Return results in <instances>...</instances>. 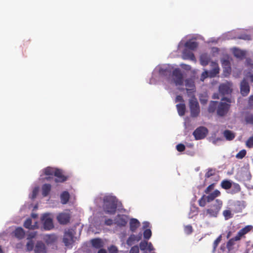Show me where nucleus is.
Segmentation results:
<instances>
[{
    "mask_svg": "<svg viewBox=\"0 0 253 253\" xmlns=\"http://www.w3.org/2000/svg\"><path fill=\"white\" fill-rule=\"evenodd\" d=\"M198 42L195 41H188L185 43V46L192 50H194L198 47Z\"/></svg>",
    "mask_w": 253,
    "mask_h": 253,
    "instance_id": "25",
    "label": "nucleus"
},
{
    "mask_svg": "<svg viewBox=\"0 0 253 253\" xmlns=\"http://www.w3.org/2000/svg\"><path fill=\"white\" fill-rule=\"evenodd\" d=\"M108 251L109 253H118V252L117 248L114 245H112L108 248Z\"/></svg>",
    "mask_w": 253,
    "mask_h": 253,
    "instance_id": "47",
    "label": "nucleus"
},
{
    "mask_svg": "<svg viewBox=\"0 0 253 253\" xmlns=\"http://www.w3.org/2000/svg\"><path fill=\"white\" fill-rule=\"evenodd\" d=\"M231 190L230 193L235 194L241 191V188L240 185L236 183H232Z\"/></svg>",
    "mask_w": 253,
    "mask_h": 253,
    "instance_id": "32",
    "label": "nucleus"
},
{
    "mask_svg": "<svg viewBox=\"0 0 253 253\" xmlns=\"http://www.w3.org/2000/svg\"><path fill=\"white\" fill-rule=\"evenodd\" d=\"M139 248L137 246H134L130 249L129 253H139Z\"/></svg>",
    "mask_w": 253,
    "mask_h": 253,
    "instance_id": "50",
    "label": "nucleus"
},
{
    "mask_svg": "<svg viewBox=\"0 0 253 253\" xmlns=\"http://www.w3.org/2000/svg\"><path fill=\"white\" fill-rule=\"evenodd\" d=\"M185 85L191 88L190 89L186 88L187 92L188 94L194 91L195 86L193 82H192L191 81L189 80H186L185 81Z\"/></svg>",
    "mask_w": 253,
    "mask_h": 253,
    "instance_id": "30",
    "label": "nucleus"
},
{
    "mask_svg": "<svg viewBox=\"0 0 253 253\" xmlns=\"http://www.w3.org/2000/svg\"><path fill=\"white\" fill-rule=\"evenodd\" d=\"M251 82L253 83V74L250 75Z\"/></svg>",
    "mask_w": 253,
    "mask_h": 253,
    "instance_id": "64",
    "label": "nucleus"
},
{
    "mask_svg": "<svg viewBox=\"0 0 253 253\" xmlns=\"http://www.w3.org/2000/svg\"><path fill=\"white\" fill-rule=\"evenodd\" d=\"M31 216L34 218H36L38 217V214L37 213H32L31 214Z\"/></svg>",
    "mask_w": 253,
    "mask_h": 253,
    "instance_id": "63",
    "label": "nucleus"
},
{
    "mask_svg": "<svg viewBox=\"0 0 253 253\" xmlns=\"http://www.w3.org/2000/svg\"><path fill=\"white\" fill-rule=\"evenodd\" d=\"M253 229V226L251 225H247L244 228L241 229L239 230V231L238 232L237 235V238H239L240 240L242 237L244 236L245 235L248 233L249 232H250L251 230H252Z\"/></svg>",
    "mask_w": 253,
    "mask_h": 253,
    "instance_id": "16",
    "label": "nucleus"
},
{
    "mask_svg": "<svg viewBox=\"0 0 253 253\" xmlns=\"http://www.w3.org/2000/svg\"><path fill=\"white\" fill-rule=\"evenodd\" d=\"M219 91L223 95L230 94L232 92L231 84L228 83L221 84L219 86Z\"/></svg>",
    "mask_w": 253,
    "mask_h": 253,
    "instance_id": "12",
    "label": "nucleus"
},
{
    "mask_svg": "<svg viewBox=\"0 0 253 253\" xmlns=\"http://www.w3.org/2000/svg\"><path fill=\"white\" fill-rule=\"evenodd\" d=\"M189 108L192 117H197L200 114V109L197 99L194 96L189 100Z\"/></svg>",
    "mask_w": 253,
    "mask_h": 253,
    "instance_id": "4",
    "label": "nucleus"
},
{
    "mask_svg": "<svg viewBox=\"0 0 253 253\" xmlns=\"http://www.w3.org/2000/svg\"><path fill=\"white\" fill-rule=\"evenodd\" d=\"M63 241L66 246H69L72 244L73 242V235L71 231L68 230L65 232Z\"/></svg>",
    "mask_w": 253,
    "mask_h": 253,
    "instance_id": "13",
    "label": "nucleus"
},
{
    "mask_svg": "<svg viewBox=\"0 0 253 253\" xmlns=\"http://www.w3.org/2000/svg\"><path fill=\"white\" fill-rule=\"evenodd\" d=\"M135 239H136V237H135V235H134V234L131 235L129 237V238L127 239V240L126 241V244L129 246H132L134 242L136 241Z\"/></svg>",
    "mask_w": 253,
    "mask_h": 253,
    "instance_id": "36",
    "label": "nucleus"
},
{
    "mask_svg": "<svg viewBox=\"0 0 253 253\" xmlns=\"http://www.w3.org/2000/svg\"><path fill=\"white\" fill-rule=\"evenodd\" d=\"M221 236L220 235L214 241L213 245H214V248H216L218 246V245L221 241Z\"/></svg>",
    "mask_w": 253,
    "mask_h": 253,
    "instance_id": "52",
    "label": "nucleus"
},
{
    "mask_svg": "<svg viewBox=\"0 0 253 253\" xmlns=\"http://www.w3.org/2000/svg\"><path fill=\"white\" fill-rule=\"evenodd\" d=\"M130 230L132 232H135L137 228L140 226V222L135 218H132L130 221Z\"/></svg>",
    "mask_w": 253,
    "mask_h": 253,
    "instance_id": "21",
    "label": "nucleus"
},
{
    "mask_svg": "<svg viewBox=\"0 0 253 253\" xmlns=\"http://www.w3.org/2000/svg\"><path fill=\"white\" fill-rule=\"evenodd\" d=\"M237 235L234 238L230 239L227 243V248L228 249H231L232 247L235 245V242L240 240L239 238H237Z\"/></svg>",
    "mask_w": 253,
    "mask_h": 253,
    "instance_id": "34",
    "label": "nucleus"
},
{
    "mask_svg": "<svg viewBox=\"0 0 253 253\" xmlns=\"http://www.w3.org/2000/svg\"><path fill=\"white\" fill-rule=\"evenodd\" d=\"M14 234L16 238L22 239L24 237L25 232L22 228L18 227L14 230Z\"/></svg>",
    "mask_w": 253,
    "mask_h": 253,
    "instance_id": "22",
    "label": "nucleus"
},
{
    "mask_svg": "<svg viewBox=\"0 0 253 253\" xmlns=\"http://www.w3.org/2000/svg\"><path fill=\"white\" fill-rule=\"evenodd\" d=\"M24 226L29 229H35L38 228L39 226L36 225H32V219L30 218L27 219L24 223Z\"/></svg>",
    "mask_w": 253,
    "mask_h": 253,
    "instance_id": "26",
    "label": "nucleus"
},
{
    "mask_svg": "<svg viewBox=\"0 0 253 253\" xmlns=\"http://www.w3.org/2000/svg\"><path fill=\"white\" fill-rule=\"evenodd\" d=\"M207 203V199L205 195H203L198 201L199 205L202 207H205Z\"/></svg>",
    "mask_w": 253,
    "mask_h": 253,
    "instance_id": "35",
    "label": "nucleus"
},
{
    "mask_svg": "<svg viewBox=\"0 0 253 253\" xmlns=\"http://www.w3.org/2000/svg\"><path fill=\"white\" fill-rule=\"evenodd\" d=\"M36 236V232L31 233L28 234V237H27V240H28L29 241L32 240V239L35 238Z\"/></svg>",
    "mask_w": 253,
    "mask_h": 253,
    "instance_id": "53",
    "label": "nucleus"
},
{
    "mask_svg": "<svg viewBox=\"0 0 253 253\" xmlns=\"http://www.w3.org/2000/svg\"><path fill=\"white\" fill-rule=\"evenodd\" d=\"M148 245V242L146 241H142L139 244V247L141 251H144L146 249Z\"/></svg>",
    "mask_w": 253,
    "mask_h": 253,
    "instance_id": "45",
    "label": "nucleus"
},
{
    "mask_svg": "<svg viewBox=\"0 0 253 253\" xmlns=\"http://www.w3.org/2000/svg\"><path fill=\"white\" fill-rule=\"evenodd\" d=\"M152 235V232L150 229H146L143 232L144 238L146 239H149Z\"/></svg>",
    "mask_w": 253,
    "mask_h": 253,
    "instance_id": "41",
    "label": "nucleus"
},
{
    "mask_svg": "<svg viewBox=\"0 0 253 253\" xmlns=\"http://www.w3.org/2000/svg\"><path fill=\"white\" fill-rule=\"evenodd\" d=\"M128 217L125 214H118L114 219V223L119 227H125L126 225Z\"/></svg>",
    "mask_w": 253,
    "mask_h": 253,
    "instance_id": "8",
    "label": "nucleus"
},
{
    "mask_svg": "<svg viewBox=\"0 0 253 253\" xmlns=\"http://www.w3.org/2000/svg\"><path fill=\"white\" fill-rule=\"evenodd\" d=\"M185 149V146L184 144L180 143L176 145V150L180 152H183Z\"/></svg>",
    "mask_w": 253,
    "mask_h": 253,
    "instance_id": "49",
    "label": "nucleus"
},
{
    "mask_svg": "<svg viewBox=\"0 0 253 253\" xmlns=\"http://www.w3.org/2000/svg\"><path fill=\"white\" fill-rule=\"evenodd\" d=\"M208 133V129L204 126H200L197 128L193 132V135L196 140L204 139Z\"/></svg>",
    "mask_w": 253,
    "mask_h": 253,
    "instance_id": "7",
    "label": "nucleus"
},
{
    "mask_svg": "<svg viewBox=\"0 0 253 253\" xmlns=\"http://www.w3.org/2000/svg\"><path fill=\"white\" fill-rule=\"evenodd\" d=\"M224 136L228 140H232L235 138V134L231 130H226L223 132Z\"/></svg>",
    "mask_w": 253,
    "mask_h": 253,
    "instance_id": "33",
    "label": "nucleus"
},
{
    "mask_svg": "<svg viewBox=\"0 0 253 253\" xmlns=\"http://www.w3.org/2000/svg\"><path fill=\"white\" fill-rule=\"evenodd\" d=\"M221 63L223 67L225 68L228 69L230 70L231 68L230 66V63L229 61L227 59H223L221 60Z\"/></svg>",
    "mask_w": 253,
    "mask_h": 253,
    "instance_id": "40",
    "label": "nucleus"
},
{
    "mask_svg": "<svg viewBox=\"0 0 253 253\" xmlns=\"http://www.w3.org/2000/svg\"><path fill=\"white\" fill-rule=\"evenodd\" d=\"M147 247L150 251H153L154 249L151 243H148Z\"/></svg>",
    "mask_w": 253,
    "mask_h": 253,
    "instance_id": "60",
    "label": "nucleus"
},
{
    "mask_svg": "<svg viewBox=\"0 0 253 253\" xmlns=\"http://www.w3.org/2000/svg\"><path fill=\"white\" fill-rule=\"evenodd\" d=\"M54 176L56 177L54 179L55 183H62L68 179V176L64 175L63 171L58 169H57Z\"/></svg>",
    "mask_w": 253,
    "mask_h": 253,
    "instance_id": "10",
    "label": "nucleus"
},
{
    "mask_svg": "<svg viewBox=\"0 0 253 253\" xmlns=\"http://www.w3.org/2000/svg\"><path fill=\"white\" fill-rule=\"evenodd\" d=\"M246 144L248 148H252L253 147V135L247 140Z\"/></svg>",
    "mask_w": 253,
    "mask_h": 253,
    "instance_id": "44",
    "label": "nucleus"
},
{
    "mask_svg": "<svg viewBox=\"0 0 253 253\" xmlns=\"http://www.w3.org/2000/svg\"><path fill=\"white\" fill-rule=\"evenodd\" d=\"M70 198L69 193L67 191H64L60 196L61 202L62 204H66Z\"/></svg>",
    "mask_w": 253,
    "mask_h": 253,
    "instance_id": "27",
    "label": "nucleus"
},
{
    "mask_svg": "<svg viewBox=\"0 0 253 253\" xmlns=\"http://www.w3.org/2000/svg\"><path fill=\"white\" fill-rule=\"evenodd\" d=\"M249 105L251 108H253V95L251 96L249 98Z\"/></svg>",
    "mask_w": 253,
    "mask_h": 253,
    "instance_id": "56",
    "label": "nucleus"
},
{
    "mask_svg": "<svg viewBox=\"0 0 253 253\" xmlns=\"http://www.w3.org/2000/svg\"><path fill=\"white\" fill-rule=\"evenodd\" d=\"M176 108L179 116H182L184 115L186 110V107L184 104H178L176 105Z\"/></svg>",
    "mask_w": 253,
    "mask_h": 253,
    "instance_id": "29",
    "label": "nucleus"
},
{
    "mask_svg": "<svg viewBox=\"0 0 253 253\" xmlns=\"http://www.w3.org/2000/svg\"><path fill=\"white\" fill-rule=\"evenodd\" d=\"M231 103V99L226 97H222L220 102L211 101L209 105L208 112L212 113L216 111L218 116L224 117L230 110Z\"/></svg>",
    "mask_w": 253,
    "mask_h": 253,
    "instance_id": "1",
    "label": "nucleus"
},
{
    "mask_svg": "<svg viewBox=\"0 0 253 253\" xmlns=\"http://www.w3.org/2000/svg\"><path fill=\"white\" fill-rule=\"evenodd\" d=\"M176 102H183V99L182 96L177 95L175 99Z\"/></svg>",
    "mask_w": 253,
    "mask_h": 253,
    "instance_id": "58",
    "label": "nucleus"
},
{
    "mask_svg": "<svg viewBox=\"0 0 253 253\" xmlns=\"http://www.w3.org/2000/svg\"><path fill=\"white\" fill-rule=\"evenodd\" d=\"M104 223L106 225L111 226L113 224V220L110 218L106 219Z\"/></svg>",
    "mask_w": 253,
    "mask_h": 253,
    "instance_id": "54",
    "label": "nucleus"
},
{
    "mask_svg": "<svg viewBox=\"0 0 253 253\" xmlns=\"http://www.w3.org/2000/svg\"><path fill=\"white\" fill-rule=\"evenodd\" d=\"M250 88L248 82L244 79L240 84V92L244 96H247L250 92Z\"/></svg>",
    "mask_w": 253,
    "mask_h": 253,
    "instance_id": "11",
    "label": "nucleus"
},
{
    "mask_svg": "<svg viewBox=\"0 0 253 253\" xmlns=\"http://www.w3.org/2000/svg\"><path fill=\"white\" fill-rule=\"evenodd\" d=\"M98 253H107V252L105 249H101L98 251Z\"/></svg>",
    "mask_w": 253,
    "mask_h": 253,
    "instance_id": "62",
    "label": "nucleus"
},
{
    "mask_svg": "<svg viewBox=\"0 0 253 253\" xmlns=\"http://www.w3.org/2000/svg\"><path fill=\"white\" fill-rule=\"evenodd\" d=\"M214 187H215V183H212V184H210L205 190L204 192L207 194H209L214 189Z\"/></svg>",
    "mask_w": 253,
    "mask_h": 253,
    "instance_id": "43",
    "label": "nucleus"
},
{
    "mask_svg": "<svg viewBox=\"0 0 253 253\" xmlns=\"http://www.w3.org/2000/svg\"><path fill=\"white\" fill-rule=\"evenodd\" d=\"M201 64L204 66L207 65L210 60V57L207 53H203L200 57Z\"/></svg>",
    "mask_w": 253,
    "mask_h": 253,
    "instance_id": "20",
    "label": "nucleus"
},
{
    "mask_svg": "<svg viewBox=\"0 0 253 253\" xmlns=\"http://www.w3.org/2000/svg\"><path fill=\"white\" fill-rule=\"evenodd\" d=\"M51 190V185L49 184H44L42 186V194L45 197L48 195Z\"/></svg>",
    "mask_w": 253,
    "mask_h": 253,
    "instance_id": "31",
    "label": "nucleus"
},
{
    "mask_svg": "<svg viewBox=\"0 0 253 253\" xmlns=\"http://www.w3.org/2000/svg\"><path fill=\"white\" fill-rule=\"evenodd\" d=\"M118 200L111 195H105L103 199L102 208L104 211L110 215H114L117 211Z\"/></svg>",
    "mask_w": 253,
    "mask_h": 253,
    "instance_id": "2",
    "label": "nucleus"
},
{
    "mask_svg": "<svg viewBox=\"0 0 253 253\" xmlns=\"http://www.w3.org/2000/svg\"><path fill=\"white\" fill-rule=\"evenodd\" d=\"M246 153H247V152L245 150H244V149L242 150L236 154V157L237 159H242L246 156Z\"/></svg>",
    "mask_w": 253,
    "mask_h": 253,
    "instance_id": "39",
    "label": "nucleus"
},
{
    "mask_svg": "<svg viewBox=\"0 0 253 253\" xmlns=\"http://www.w3.org/2000/svg\"><path fill=\"white\" fill-rule=\"evenodd\" d=\"M184 231L187 234H190L193 232L192 226L190 225H188L185 226Z\"/></svg>",
    "mask_w": 253,
    "mask_h": 253,
    "instance_id": "46",
    "label": "nucleus"
},
{
    "mask_svg": "<svg viewBox=\"0 0 253 253\" xmlns=\"http://www.w3.org/2000/svg\"><path fill=\"white\" fill-rule=\"evenodd\" d=\"M215 171L212 169H209L208 171L206 172L205 174L206 178H209L211 176L214 175Z\"/></svg>",
    "mask_w": 253,
    "mask_h": 253,
    "instance_id": "48",
    "label": "nucleus"
},
{
    "mask_svg": "<svg viewBox=\"0 0 253 253\" xmlns=\"http://www.w3.org/2000/svg\"><path fill=\"white\" fill-rule=\"evenodd\" d=\"M223 215L226 220H228L232 217L231 212L230 210H225L223 211Z\"/></svg>",
    "mask_w": 253,
    "mask_h": 253,
    "instance_id": "38",
    "label": "nucleus"
},
{
    "mask_svg": "<svg viewBox=\"0 0 253 253\" xmlns=\"http://www.w3.org/2000/svg\"><path fill=\"white\" fill-rule=\"evenodd\" d=\"M26 249L28 252L32 251L34 250V243L32 240H29L26 244Z\"/></svg>",
    "mask_w": 253,
    "mask_h": 253,
    "instance_id": "37",
    "label": "nucleus"
},
{
    "mask_svg": "<svg viewBox=\"0 0 253 253\" xmlns=\"http://www.w3.org/2000/svg\"><path fill=\"white\" fill-rule=\"evenodd\" d=\"M208 74H209V72L207 71H205V72H204L202 74V76L201 77V80L203 81L205 78H207L209 76Z\"/></svg>",
    "mask_w": 253,
    "mask_h": 253,
    "instance_id": "55",
    "label": "nucleus"
},
{
    "mask_svg": "<svg viewBox=\"0 0 253 253\" xmlns=\"http://www.w3.org/2000/svg\"><path fill=\"white\" fill-rule=\"evenodd\" d=\"M212 98L213 99H219V94L218 93H215L213 94L212 95Z\"/></svg>",
    "mask_w": 253,
    "mask_h": 253,
    "instance_id": "61",
    "label": "nucleus"
},
{
    "mask_svg": "<svg viewBox=\"0 0 253 253\" xmlns=\"http://www.w3.org/2000/svg\"><path fill=\"white\" fill-rule=\"evenodd\" d=\"M234 55L239 59H243L246 55V52L237 48H234L233 50Z\"/></svg>",
    "mask_w": 253,
    "mask_h": 253,
    "instance_id": "18",
    "label": "nucleus"
},
{
    "mask_svg": "<svg viewBox=\"0 0 253 253\" xmlns=\"http://www.w3.org/2000/svg\"><path fill=\"white\" fill-rule=\"evenodd\" d=\"M232 183L230 180L224 179L221 181L220 183V186L223 189L225 190H228L231 188Z\"/></svg>",
    "mask_w": 253,
    "mask_h": 253,
    "instance_id": "28",
    "label": "nucleus"
},
{
    "mask_svg": "<svg viewBox=\"0 0 253 253\" xmlns=\"http://www.w3.org/2000/svg\"><path fill=\"white\" fill-rule=\"evenodd\" d=\"M246 61L248 65L250 66L251 68H253V62L251 59H247Z\"/></svg>",
    "mask_w": 253,
    "mask_h": 253,
    "instance_id": "57",
    "label": "nucleus"
},
{
    "mask_svg": "<svg viewBox=\"0 0 253 253\" xmlns=\"http://www.w3.org/2000/svg\"><path fill=\"white\" fill-rule=\"evenodd\" d=\"M34 253H47L45 244L42 241H38L34 248Z\"/></svg>",
    "mask_w": 253,
    "mask_h": 253,
    "instance_id": "15",
    "label": "nucleus"
},
{
    "mask_svg": "<svg viewBox=\"0 0 253 253\" xmlns=\"http://www.w3.org/2000/svg\"><path fill=\"white\" fill-rule=\"evenodd\" d=\"M219 69L218 66L214 67L211 72H210V76L211 77H214L217 74L219 73Z\"/></svg>",
    "mask_w": 253,
    "mask_h": 253,
    "instance_id": "42",
    "label": "nucleus"
},
{
    "mask_svg": "<svg viewBox=\"0 0 253 253\" xmlns=\"http://www.w3.org/2000/svg\"><path fill=\"white\" fill-rule=\"evenodd\" d=\"M41 220L42 221L43 228L45 230H49L54 227L52 218L50 214H43L41 218Z\"/></svg>",
    "mask_w": 253,
    "mask_h": 253,
    "instance_id": "5",
    "label": "nucleus"
},
{
    "mask_svg": "<svg viewBox=\"0 0 253 253\" xmlns=\"http://www.w3.org/2000/svg\"><path fill=\"white\" fill-rule=\"evenodd\" d=\"M57 169L47 167L43 169L44 174L48 176L46 177L44 179L49 181L51 179H53L52 175H54L55 172Z\"/></svg>",
    "mask_w": 253,
    "mask_h": 253,
    "instance_id": "14",
    "label": "nucleus"
},
{
    "mask_svg": "<svg viewBox=\"0 0 253 253\" xmlns=\"http://www.w3.org/2000/svg\"><path fill=\"white\" fill-rule=\"evenodd\" d=\"M159 73L160 75L164 77L170 76L171 75V69L169 67L161 68L159 69Z\"/></svg>",
    "mask_w": 253,
    "mask_h": 253,
    "instance_id": "23",
    "label": "nucleus"
},
{
    "mask_svg": "<svg viewBox=\"0 0 253 253\" xmlns=\"http://www.w3.org/2000/svg\"><path fill=\"white\" fill-rule=\"evenodd\" d=\"M57 219L60 224L66 225L70 222L71 215L68 212H61L57 216Z\"/></svg>",
    "mask_w": 253,
    "mask_h": 253,
    "instance_id": "9",
    "label": "nucleus"
},
{
    "mask_svg": "<svg viewBox=\"0 0 253 253\" xmlns=\"http://www.w3.org/2000/svg\"><path fill=\"white\" fill-rule=\"evenodd\" d=\"M221 195L220 192L218 190H215L213 192L209 193L206 196L207 202L210 203L213 201L216 197H219Z\"/></svg>",
    "mask_w": 253,
    "mask_h": 253,
    "instance_id": "17",
    "label": "nucleus"
},
{
    "mask_svg": "<svg viewBox=\"0 0 253 253\" xmlns=\"http://www.w3.org/2000/svg\"><path fill=\"white\" fill-rule=\"evenodd\" d=\"M246 120L247 122L250 123V124H253V115H248L246 118Z\"/></svg>",
    "mask_w": 253,
    "mask_h": 253,
    "instance_id": "51",
    "label": "nucleus"
},
{
    "mask_svg": "<svg viewBox=\"0 0 253 253\" xmlns=\"http://www.w3.org/2000/svg\"><path fill=\"white\" fill-rule=\"evenodd\" d=\"M222 201L220 199H216L213 204L211 205L210 208L206 210L207 214L210 217H217L222 206Z\"/></svg>",
    "mask_w": 253,
    "mask_h": 253,
    "instance_id": "3",
    "label": "nucleus"
},
{
    "mask_svg": "<svg viewBox=\"0 0 253 253\" xmlns=\"http://www.w3.org/2000/svg\"><path fill=\"white\" fill-rule=\"evenodd\" d=\"M172 79L176 85H181L183 83V76L181 70L176 68L172 73Z\"/></svg>",
    "mask_w": 253,
    "mask_h": 253,
    "instance_id": "6",
    "label": "nucleus"
},
{
    "mask_svg": "<svg viewBox=\"0 0 253 253\" xmlns=\"http://www.w3.org/2000/svg\"><path fill=\"white\" fill-rule=\"evenodd\" d=\"M182 56L184 59H190L192 61L195 60L194 54L191 51L187 49L184 50Z\"/></svg>",
    "mask_w": 253,
    "mask_h": 253,
    "instance_id": "19",
    "label": "nucleus"
},
{
    "mask_svg": "<svg viewBox=\"0 0 253 253\" xmlns=\"http://www.w3.org/2000/svg\"><path fill=\"white\" fill-rule=\"evenodd\" d=\"M91 243L92 246L96 249H100L103 246V243L100 239H93L91 240Z\"/></svg>",
    "mask_w": 253,
    "mask_h": 253,
    "instance_id": "24",
    "label": "nucleus"
},
{
    "mask_svg": "<svg viewBox=\"0 0 253 253\" xmlns=\"http://www.w3.org/2000/svg\"><path fill=\"white\" fill-rule=\"evenodd\" d=\"M136 237V241L138 242L142 238V234L141 233H139L137 235H135Z\"/></svg>",
    "mask_w": 253,
    "mask_h": 253,
    "instance_id": "59",
    "label": "nucleus"
}]
</instances>
